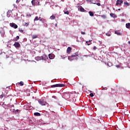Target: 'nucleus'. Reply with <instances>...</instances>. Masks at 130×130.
Returning a JSON list of instances; mask_svg holds the SVG:
<instances>
[{"mask_svg":"<svg viewBox=\"0 0 130 130\" xmlns=\"http://www.w3.org/2000/svg\"><path fill=\"white\" fill-rule=\"evenodd\" d=\"M78 56H79V53L78 52L75 53L71 56H69L68 57V59L72 61V60H74V59H78Z\"/></svg>","mask_w":130,"mask_h":130,"instance_id":"1","label":"nucleus"},{"mask_svg":"<svg viewBox=\"0 0 130 130\" xmlns=\"http://www.w3.org/2000/svg\"><path fill=\"white\" fill-rule=\"evenodd\" d=\"M38 102H39V104H41V105H42V106L47 105V107H48V106L49 105V104H48V103H47V102H45L44 101H42L41 100H39L38 101Z\"/></svg>","mask_w":130,"mask_h":130,"instance_id":"2","label":"nucleus"},{"mask_svg":"<svg viewBox=\"0 0 130 130\" xmlns=\"http://www.w3.org/2000/svg\"><path fill=\"white\" fill-rule=\"evenodd\" d=\"M65 85L62 84H57L51 86V88H56L58 87H64Z\"/></svg>","mask_w":130,"mask_h":130,"instance_id":"3","label":"nucleus"},{"mask_svg":"<svg viewBox=\"0 0 130 130\" xmlns=\"http://www.w3.org/2000/svg\"><path fill=\"white\" fill-rule=\"evenodd\" d=\"M71 95H72V93L68 92L64 93L63 96L66 99H70L71 98Z\"/></svg>","mask_w":130,"mask_h":130,"instance_id":"4","label":"nucleus"},{"mask_svg":"<svg viewBox=\"0 0 130 130\" xmlns=\"http://www.w3.org/2000/svg\"><path fill=\"white\" fill-rule=\"evenodd\" d=\"M10 26L14 29H17V28H18V25L14 23H10Z\"/></svg>","mask_w":130,"mask_h":130,"instance_id":"5","label":"nucleus"},{"mask_svg":"<svg viewBox=\"0 0 130 130\" xmlns=\"http://www.w3.org/2000/svg\"><path fill=\"white\" fill-rule=\"evenodd\" d=\"M121 4H123V1L122 0H117L116 6H121Z\"/></svg>","mask_w":130,"mask_h":130,"instance_id":"6","label":"nucleus"},{"mask_svg":"<svg viewBox=\"0 0 130 130\" xmlns=\"http://www.w3.org/2000/svg\"><path fill=\"white\" fill-rule=\"evenodd\" d=\"M13 45L16 48H19V47H21V45L20 43H19V42H15Z\"/></svg>","mask_w":130,"mask_h":130,"instance_id":"7","label":"nucleus"},{"mask_svg":"<svg viewBox=\"0 0 130 130\" xmlns=\"http://www.w3.org/2000/svg\"><path fill=\"white\" fill-rule=\"evenodd\" d=\"M41 58L42 60H47V58H48L46 55H43L41 56Z\"/></svg>","mask_w":130,"mask_h":130,"instance_id":"8","label":"nucleus"},{"mask_svg":"<svg viewBox=\"0 0 130 130\" xmlns=\"http://www.w3.org/2000/svg\"><path fill=\"white\" fill-rule=\"evenodd\" d=\"M67 52L68 54H70V53H71V52H72V48H71V47H69L67 48Z\"/></svg>","mask_w":130,"mask_h":130,"instance_id":"9","label":"nucleus"},{"mask_svg":"<svg viewBox=\"0 0 130 130\" xmlns=\"http://www.w3.org/2000/svg\"><path fill=\"white\" fill-rule=\"evenodd\" d=\"M48 56L50 59H53V58H54V55H53V54H49L48 55Z\"/></svg>","mask_w":130,"mask_h":130,"instance_id":"10","label":"nucleus"},{"mask_svg":"<svg viewBox=\"0 0 130 130\" xmlns=\"http://www.w3.org/2000/svg\"><path fill=\"white\" fill-rule=\"evenodd\" d=\"M110 15L112 17V18H117V16L115 15L114 13H110Z\"/></svg>","mask_w":130,"mask_h":130,"instance_id":"11","label":"nucleus"},{"mask_svg":"<svg viewBox=\"0 0 130 130\" xmlns=\"http://www.w3.org/2000/svg\"><path fill=\"white\" fill-rule=\"evenodd\" d=\"M34 115H35V116H41V114H40V113L36 112V113H34Z\"/></svg>","mask_w":130,"mask_h":130,"instance_id":"12","label":"nucleus"},{"mask_svg":"<svg viewBox=\"0 0 130 130\" xmlns=\"http://www.w3.org/2000/svg\"><path fill=\"white\" fill-rule=\"evenodd\" d=\"M35 58L38 61H39V60H41V59H42L40 56H37Z\"/></svg>","mask_w":130,"mask_h":130,"instance_id":"13","label":"nucleus"},{"mask_svg":"<svg viewBox=\"0 0 130 130\" xmlns=\"http://www.w3.org/2000/svg\"><path fill=\"white\" fill-rule=\"evenodd\" d=\"M123 4L124 6H126V7H128V6H129V3H128V2H124Z\"/></svg>","mask_w":130,"mask_h":130,"instance_id":"14","label":"nucleus"},{"mask_svg":"<svg viewBox=\"0 0 130 130\" xmlns=\"http://www.w3.org/2000/svg\"><path fill=\"white\" fill-rule=\"evenodd\" d=\"M126 27L127 29H129V28H130V23H127L126 24Z\"/></svg>","mask_w":130,"mask_h":130,"instance_id":"15","label":"nucleus"},{"mask_svg":"<svg viewBox=\"0 0 130 130\" xmlns=\"http://www.w3.org/2000/svg\"><path fill=\"white\" fill-rule=\"evenodd\" d=\"M89 16L91 17H93L94 16V13L92 12V11H89Z\"/></svg>","mask_w":130,"mask_h":130,"instance_id":"16","label":"nucleus"},{"mask_svg":"<svg viewBox=\"0 0 130 130\" xmlns=\"http://www.w3.org/2000/svg\"><path fill=\"white\" fill-rule=\"evenodd\" d=\"M32 38L33 39H36V38H38V35H33V36H32Z\"/></svg>","mask_w":130,"mask_h":130,"instance_id":"17","label":"nucleus"},{"mask_svg":"<svg viewBox=\"0 0 130 130\" xmlns=\"http://www.w3.org/2000/svg\"><path fill=\"white\" fill-rule=\"evenodd\" d=\"M31 5L34 6H36V4L35 3V0H32L31 1Z\"/></svg>","mask_w":130,"mask_h":130,"instance_id":"18","label":"nucleus"},{"mask_svg":"<svg viewBox=\"0 0 130 130\" xmlns=\"http://www.w3.org/2000/svg\"><path fill=\"white\" fill-rule=\"evenodd\" d=\"M115 34H117V35L121 36V34L117 31H115Z\"/></svg>","mask_w":130,"mask_h":130,"instance_id":"19","label":"nucleus"},{"mask_svg":"<svg viewBox=\"0 0 130 130\" xmlns=\"http://www.w3.org/2000/svg\"><path fill=\"white\" fill-rule=\"evenodd\" d=\"M80 12H84L85 11V9L83 7H81L80 8Z\"/></svg>","mask_w":130,"mask_h":130,"instance_id":"20","label":"nucleus"},{"mask_svg":"<svg viewBox=\"0 0 130 130\" xmlns=\"http://www.w3.org/2000/svg\"><path fill=\"white\" fill-rule=\"evenodd\" d=\"M50 19L51 20H54L55 19V16H54V15H52L51 17H50Z\"/></svg>","mask_w":130,"mask_h":130,"instance_id":"21","label":"nucleus"},{"mask_svg":"<svg viewBox=\"0 0 130 130\" xmlns=\"http://www.w3.org/2000/svg\"><path fill=\"white\" fill-rule=\"evenodd\" d=\"M20 86H23L24 85V82L23 81H21L20 82L18 83Z\"/></svg>","mask_w":130,"mask_h":130,"instance_id":"22","label":"nucleus"},{"mask_svg":"<svg viewBox=\"0 0 130 130\" xmlns=\"http://www.w3.org/2000/svg\"><path fill=\"white\" fill-rule=\"evenodd\" d=\"M39 20V19L38 18V16H36V17L35 18L34 21H38Z\"/></svg>","mask_w":130,"mask_h":130,"instance_id":"23","label":"nucleus"},{"mask_svg":"<svg viewBox=\"0 0 130 130\" xmlns=\"http://www.w3.org/2000/svg\"><path fill=\"white\" fill-rule=\"evenodd\" d=\"M92 4H93L94 5H97V6H99V7H100V6H101V4H100L99 3H98L97 4L92 3Z\"/></svg>","mask_w":130,"mask_h":130,"instance_id":"24","label":"nucleus"},{"mask_svg":"<svg viewBox=\"0 0 130 130\" xmlns=\"http://www.w3.org/2000/svg\"><path fill=\"white\" fill-rule=\"evenodd\" d=\"M64 14H65L66 15H70V12H69V11H64Z\"/></svg>","mask_w":130,"mask_h":130,"instance_id":"25","label":"nucleus"},{"mask_svg":"<svg viewBox=\"0 0 130 130\" xmlns=\"http://www.w3.org/2000/svg\"><path fill=\"white\" fill-rule=\"evenodd\" d=\"M101 17H102V18H103V19H106V15H101Z\"/></svg>","mask_w":130,"mask_h":130,"instance_id":"26","label":"nucleus"},{"mask_svg":"<svg viewBox=\"0 0 130 130\" xmlns=\"http://www.w3.org/2000/svg\"><path fill=\"white\" fill-rule=\"evenodd\" d=\"M19 39H20V37H19V36H17L16 37V39H15V41H17V40H19Z\"/></svg>","mask_w":130,"mask_h":130,"instance_id":"27","label":"nucleus"},{"mask_svg":"<svg viewBox=\"0 0 130 130\" xmlns=\"http://www.w3.org/2000/svg\"><path fill=\"white\" fill-rule=\"evenodd\" d=\"M24 25H25L26 27H28V26H29V23L24 22Z\"/></svg>","mask_w":130,"mask_h":130,"instance_id":"28","label":"nucleus"},{"mask_svg":"<svg viewBox=\"0 0 130 130\" xmlns=\"http://www.w3.org/2000/svg\"><path fill=\"white\" fill-rule=\"evenodd\" d=\"M89 95L90 97H94V94L93 93H90Z\"/></svg>","mask_w":130,"mask_h":130,"instance_id":"29","label":"nucleus"},{"mask_svg":"<svg viewBox=\"0 0 130 130\" xmlns=\"http://www.w3.org/2000/svg\"><path fill=\"white\" fill-rule=\"evenodd\" d=\"M27 17H28V18H30V17H31V14H26Z\"/></svg>","mask_w":130,"mask_h":130,"instance_id":"30","label":"nucleus"},{"mask_svg":"<svg viewBox=\"0 0 130 130\" xmlns=\"http://www.w3.org/2000/svg\"><path fill=\"white\" fill-rule=\"evenodd\" d=\"M1 105L2 104L3 107H4V105H7V104H5V102H4V103L1 102Z\"/></svg>","mask_w":130,"mask_h":130,"instance_id":"31","label":"nucleus"},{"mask_svg":"<svg viewBox=\"0 0 130 130\" xmlns=\"http://www.w3.org/2000/svg\"><path fill=\"white\" fill-rule=\"evenodd\" d=\"M86 43L87 44V45H91V43H89L88 41H86Z\"/></svg>","mask_w":130,"mask_h":130,"instance_id":"32","label":"nucleus"},{"mask_svg":"<svg viewBox=\"0 0 130 130\" xmlns=\"http://www.w3.org/2000/svg\"><path fill=\"white\" fill-rule=\"evenodd\" d=\"M19 32H20L21 33H23L24 32V30H23L22 29H19Z\"/></svg>","mask_w":130,"mask_h":130,"instance_id":"33","label":"nucleus"},{"mask_svg":"<svg viewBox=\"0 0 130 130\" xmlns=\"http://www.w3.org/2000/svg\"><path fill=\"white\" fill-rule=\"evenodd\" d=\"M112 93L111 92H108V96L109 97H110V95H112Z\"/></svg>","mask_w":130,"mask_h":130,"instance_id":"34","label":"nucleus"},{"mask_svg":"<svg viewBox=\"0 0 130 130\" xmlns=\"http://www.w3.org/2000/svg\"><path fill=\"white\" fill-rule=\"evenodd\" d=\"M81 34H82V35H85V34H86V32L82 31V32H81Z\"/></svg>","mask_w":130,"mask_h":130,"instance_id":"35","label":"nucleus"},{"mask_svg":"<svg viewBox=\"0 0 130 130\" xmlns=\"http://www.w3.org/2000/svg\"><path fill=\"white\" fill-rule=\"evenodd\" d=\"M96 49H97V47L96 46H94L93 47V50H96Z\"/></svg>","mask_w":130,"mask_h":130,"instance_id":"36","label":"nucleus"},{"mask_svg":"<svg viewBox=\"0 0 130 130\" xmlns=\"http://www.w3.org/2000/svg\"><path fill=\"white\" fill-rule=\"evenodd\" d=\"M52 98H53L54 99H56V96L55 95H53Z\"/></svg>","mask_w":130,"mask_h":130,"instance_id":"37","label":"nucleus"},{"mask_svg":"<svg viewBox=\"0 0 130 130\" xmlns=\"http://www.w3.org/2000/svg\"><path fill=\"white\" fill-rule=\"evenodd\" d=\"M106 35H107V36H109V37L110 36V34H109L108 33L106 34Z\"/></svg>","mask_w":130,"mask_h":130,"instance_id":"38","label":"nucleus"},{"mask_svg":"<svg viewBox=\"0 0 130 130\" xmlns=\"http://www.w3.org/2000/svg\"><path fill=\"white\" fill-rule=\"evenodd\" d=\"M86 1H87V2H92V0H86Z\"/></svg>","mask_w":130,"mask_h":130,"instance_id":"39","label":"nucleus"},{"mask_svg":"<svg viewBox=\"0 0 130 130\" xmlns=\"http://www.w3.org/2000/svg\"><path fill=\"white\" fill-rule=\"evenodd\" d=\"M39 19H40V21H42V19L41 17H39Z\"/></svg>","mask_w":130,"mask_h":130,"instance_id":"40","label":"nucleus"},{"mask_svg":"<svg viewBox=\"0 0 130 130\" xmlns=\"http://www.w3.org/2000/svg\"><path fill=\"white\" fill-rule=\"evenodd\" d=\"M16 3H20V2L19 1V0H16Z\"/></svg>","mask_w":130,"mask_h":130,"instance_id":"41","label":"nucleus"},{"mask_svg":"<svg viewBox=\"0 0 130 130\" xmlns=\"http://www.w3.org/2000/svg\"><path fill=\"white\" fill-rule=\"evenodd\" d=\"M16 112H19V110H16Z\"/></svg>","mask_w":130,"mask_h":130,"instance_id":"42","label":"nucleus"},{"mask_svg":"<svg viewBox=\"0 0 130 130\" xmlns=\"http://www.w3.org/2000/svg\"><path fill=\"white\" fill-rule=\"evenodd\" d=\"M118 11H120V9H118Z\"/></svg>","mask_w":130,"mask_h":130,"instance_id":"43","label":"nucleus"},{"mask_svg":"<svg viewBox=\"0 0 130 130\" xmlns=\"http://www.w3.org/2000/svg\"><path fill=\"white\" fill-rule=\"evenodd\" d=\"M128 42L129 44H130V41H128Z\"/></svg>","mask_w":130,"mask_h":130,"instance_id":"44","label":"nucleus"},{"mask_svg":"<svg viewBox=\"0 0 130 130\" xmlns=\"http://www.w3.org/2000/svg\"><path fill=\"white\" fill-rule=\"evenodd\" d=\"M108 10H109V8H107Z\"/></svg>","mask_w":130,"mask_h":130,"instance_id":"45","label":"nucleus"},{"mask_svg":"<svg viewBox=\"0 0 130 130\" xmlns=\"http://www.w3.org/2000/svg\"><path fill=\"white\" fill-rule=\"evenodd\" d=\"M9 104H10V103L7 104V105H9Z\"/></svg>","mask_w":130,"mask_h":130,"instance_id":"46","label":"nucleus"},{"mask_svg":"<svg viewBox=\"0 0 130 130\" xmlns=\"http://www.w3.org/2000/svg\"><path fill=\"white\" fill-rule=\"evenodd\" d=\"M38 5H39V2H38Z\"/></svg>","mask_w":130,"mask_h":130,"instance_id":"47","label":"nucleus"}]
</instances>
